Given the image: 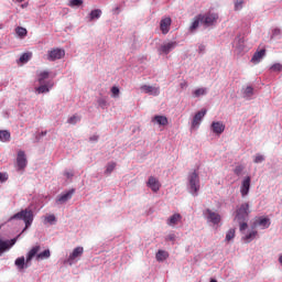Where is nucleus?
Wrapping results in <instances>:
<instances>
[{"label":"nucleus","instance_id":"423d86ee","mask_svg":"<svg viewBox=\"0 0 282 282\" xmlns=\"http://www.w3.org/2000/svg\"><path fill=\"white\" fill-rule=\"evenodd\" d=\"M270 218L268 217H258L253 221L252 228H261L262 230H265L267 228H270Z\"/></svg>","mask_w":282,"mask_h":282},{"label":"nucleus","instance_id":"c85d7f7f","mask_svg":"<svg viewBox=\"0 0 282 282\" xmlns=\"http://www.w3.org/2000/svg\"><path fill=\"white\" fill-rule=\"evenodd\" d=\"M116 170V162H110L106 165L105 175H111L113 171Z\"/></svg>","mask_w":282,"mask_h":282},{"label":"nucleus","instance_id":"c9c22d12","mask_svg":"<svg viewBox=\"0 0 282 282\" xmlns=\"http://www.w3.org/2000/svg\"><path fill=\"white\" fill-rule=\"evenodd\" d=\"M240 226V230H246L248 228V219H236Z\"/></svg>","mask_w":282,"mask_h":282},{"label":"nucleus","instance_id":"412c9836","mask_svg":"<svg viewBox=\"0 0 282 282\" xmlns=\"http://www.w3.org/2000/svg\"><path fill=\"white\" fill-rule=\"evenodd\" d=\"M152 122H155L161 127H166V124H169V118H166L165 116L158 115V116H154V118L152 119Z\"/></svg>","mask_w":282,"mask_h":282},{"label":"nucleus","instance_id":"c03bdc74","mask_svg":"<svg viewBox=\"0 0 282 282\" xmlns=\"http://www.w3.org/2000/svg\"><path fill=\"white\" fill-rule=\"evenodd\" d=\"M265 160V158H263V155L261 154H257L254 158V163L256 164H261V162H263Z\"/></svg>","mask_w":282,"mask_h":282},{"label":"nucleus","instance_id":"4468645a","mask_svg":"<svg viewBox=\"0 0 282 282\" xmlns=\"http://www.w3.org/2000/svg\"><path fill=\"white\" fill-rule=\"evenodd\" d=\"M171 23H172L171 18H163L161 20L160 30H161L162 34H169V32L171 30Z\"/></svg>","mask_w":282,"mask_h":282},{"label":"nucleus","instance_id":"72a5a7b5","mask_svg":"<svg viewBox=\"0 0 282 282\" xmlns=\"http://www.w3.org/2000/svg\"><path fill=\"white\" fill-rule=\"evenodd\" d=\"M9 248H10V245L8 243V241H3L0 238V254H3V252Z\"/></svg>","mask_w":282,"mask_h":282},{"label":"nucleus","instance_id":"5701e85b","mask_svg":"<svg viewBox=\"0 0 282 282\" xmlns=\"http://www.w3.org/2000/svg\"><path fill=\"white\" fill-rule=\"evenodd\" d=\"M257 235H258L257 230H251L249 234H247L243 237L245 243H250V241H253V239H257Z\"/></svg>","mask_w":282,"mask_h":282},{"label":"nucleus","instance_id":"7c9ffc66","mask_svg":"<svg viewBox=\"0 0 282 282\" xmlns=\"http://www.w3.org/2000/svg\"><path fill=\"white\" fill-rule=\"evenodd\" d=\"M36 94H47L50 93V87L47 85H41L40 87L35 88Z\"/></svg>","mask_w":282,"mask_h":282},{"label":"nucleus","instance_id":"09e8293b","mask_svg":"<svg viewBox=\"0 0 282 282\" xmlns=\"http://www.w3.org/2000/svg\"><path fill=\"white\" fill-rule=\"evenodd\" d=\"M64 175L67 180H72V177H74V172H65Z\"/></svg>","mask_w":282,"mask_h":282},{"label":"nucleus","instance_id":"58836bf2","mask_svg":"<svg viewBox=\"0 0 282 282\" xmlns=\"http://www.w3.org/2000/svg\"><path fill=\"white\" fill-rule=\"evenodd\" d=\"M111 94L113 98H118V96H120V88H118V86H113L111 88Z\"/></svg>","mask_w":282,"mask_h":282},{"label":"nucleus","instance_id":"39448f33","mask_svg":"<svg viewBox=\"0 0 282 282\" xmlns=\"http://www.w3.org/2000/svg\"><path fill=\"white\" fill-rule=\"evenodd\" d=\"M61 58H65V50L63 48H52L47 52V61H61Z\"/></svg>","mask_w":282,"mask_h":282},{"label":"nucleus","instance_id":"3c124183","mask_svg":"<svg viewBox=\"0 0 282 282\" xmlns=\"http://www.w3.org/2000/svg\"><path fill=\"white\" fill-rule=\"evenodd\" d=\"M14 243H17V238L11 239V245L10 246H14Z\"/></svg>","mask_w":282,"mask_h":282},{"label":"nucleus","instance_id":"dca6fc26","mask_svg":"<svg viewBox=\"0 0 282 282\" xmlns=\"http://www.w3.org/2000/svg\"><path fill=\"white\" fill-rule=\"evenodd\" d=\"M204 116H206V109H203L200 111H198L194 118H193V122H192V127L195 129L196 127H199L202 120L204 119Z\"/></svg>","mask_w":282,"mask_h":282},{"label":"nucleus","instance_id":"7ed1b4c3","mask_svg":"<svg viewBox=\"0 0 282 282\" xmlns=\"http://www.w3.org/2000/svg\"><path fill=\"white\" fill-rule=\"evenodd\" d=\"M188 184L192 195L196 196L199 193V174L196 171L188 175Z\"/></svg>","mask_w":282,"mask_h":282},{"label":"nucleus","instance_id":"f257e3e1","mask_svg":"<svg viewBox=\"0 0 282 282\" xmlns=\"http://www.w3.org/2000/svg\"><path fill=\"white\" fill-rule=\"evenodd\" d=\"M40 252V253H39ZM35 257L36 261H43L45 259H50L52 257V253L50 252V249H46L41 252V246L36 245L31 248V250L26 254V263H30L32 259Z\"/></svg>","mask_w":282,"mask_h":282},{"label":"nucleus","instance_id":"f704fd0d","mask_svg":"<svg viewBox=\"0 0 282 282\" xmlns=\"http://www.w3.org/2000/svg\"><path fill=\"white\" fill-rule=\"evenodd\" d=\"M199 96H206V88H198L194 90V98H199Z\"/></svg>","mask_w":282,"mask_h":282},{"label":"nucleus","instance_id":"6e6d98bb","mask_svg":"<svg viewBox=\"0 0 282 282\" xmlns=\"http://www.w3.org/2000/svg\"><path fill=\"white\" fill-rule=\"evenodd\" d=\"M36 140H41V137H36Z\"/></svg>","mask_w":282,"mask_h":282},{"label":"nucleus","instance_id":"e433bc0d","mask_svg":"<svg viewBox=\"0 0 282 282\" xmlns=\"http://www.w3.org/2000/svg\"><path fill=\"white\" fill-rule=\"evenodd\" d=\"M235 229H229L226 234L225 241H232L235 239Z\"/></svg>","mask_w":282,"mask_h":282},{"label":"nucleus","instance_id":"f8f14e48","mask_svg":"<svg viewBox=\"0 0 282 282\" xmlns=\"http://www.w3.org/2000/svg\"><path fill=\"white\" fill-rule=\"evenodd\" d=\"M212 131L216 133V135H221L224 131H226V124L221 121H214L212 123Z\"/></svg>","mask_w":282,"mask_h":282},{"label":"nucleus","instance_id":"20e7f679","mask_svg":"<svg viewBox=\"0 0 282 282\" xmlns=\"http://www.w3.org/2000/svg\"><path fill=\"white\" fill-rule=\"evenodd\" d=\"M250 215V204L242 203L236 210L235 219H248Z\"/></svg>","mask_w":282,"mask_h":282},{"label":"nucleus","instance_id":"c756f323","mask_svg":"<svg viewBox=\"0 0 282 282\" xmlns=\"http://www.w3.org/2000/svg\"><path fill=\"white\" fill-rule=\"evenodd\" d=\"M47 78H50V72L44 70V72L40 73L37 80H39L40 85H43L44 80H47Z\"/></svg>","mask_w":282,"mask_h":282},{"label":"nucleus","instance_id":"4d7b16f0","mask_svg":"<svg viewBox=\"0 0 282 282\" xmlns=\"http://www.w3.org/2000/svg\"><path fill=\"white\" fill-rule=\"evenodd\" d=\"M50 87H54V84H51Z\"/></svg>","mask_w":282,"mask_h":282},{"label":"nucleus","instance_id":"393cba45","mask_svg":"<svg viewBox=\"0 0 282 282\" xmlns=\"http://www.w3.org/2000/svg\"><path fill=\"white\" fill-rule=\"evenodd\" d=\"M102 17V10L95 9L89 13V21H95V19H100Z\"/></svg>","mask_w":282,"mask_h":282},{"label":"nucleus","instance_id":"4be33fe9","mask_svg":"<svg viewBox=\"0 0 282 282\" xmlns=\"http://www.w3.org/2000/svg\"><path fill=\"white\" fill-rule=\"evenodd\" d=\"M182 221V215L174 214L167 219V226H177Z\"/></svg>","mask_w":282,"mask_h":282},{"label":"nucleus","instance_id":"79ce46f5","mask_svg":"<svg viewBox=\"0 0 282 282\" xmlns=\"http://www.w3.org/2000/svg\"><path fill=\"white\" fill-rule=\"evenodd\" d=\"M235 175H241L243 173V165H237L234 170Z\"/></svg>","mask_w":282,"mask_h":282},{"label":"nucleus","instance_id":"aec40b11","mask_svg":"<svg viewBox=\"0 0 282 282\" xmlns=\"http://www.w3.org/2000/svg\"><path fill=\"white\" fill-rule=\"evenodd\" d=\"M204 14H198L194 18L192 25L189 26L191 32H195L197 28H199V22L203 23Z\"/></svg>","mask_w":282,"mask_h":282},{"label":"nucleus","instance_id":"ea45409f","mask_svg":"<svg viewBox=\"0 0 282 282\" xmlns=\"http://www.w3.org/2000/svg\"><path fill=\"white\" fill-rule=\"evenodd\" d=\"M271 72H282L281 63H275L271 66Z\"/></svg>","mask_w":282,"mask_h":282},{"label":"nucleus","instance_id":"a878e982","mask_svg":"<svg viewBox=\"0 0 282 282\" xmlns=\"http://www.w3.org/2000/svg\"><path fill=\"white\" fill-rule=\"evenodd\" d=\"M15 34L19 36V39H25L28 36V29L18 26L15 28Z\"/></svg>","mask_w":282,"mask_h":282},{"label":"nucleus","instance_id":"1a4fd4ad","mask_svg":"<svg viewBox=\"0 0 282 282\" xmlns=\"http://www.w3.org/2000/svg\"><path fill=\"white\" fill-rule=\"evenodd\" d=\"M205 215L207 216V219L215 226H217V224H219L221 221V215H219L218 213H215L210 209H206Z\"/></svg>","mask_w":282,"mask_h":282},{"label":"nucleus","instance_id":"a19ab883","mask_svg":"<svg viewBox=\"0 0 282 282\" xmlns=\"http://www.w3.org/2000/svg\"><path fill=\"white\" fill-rule=\"evenodd\" d=\"M252 94H254V88H252L251 86H248L246 89H245V96H252Z\"/></svg>","mask_w":282,"mask_h":282},{"label":"nucleus","instance_id":"de8ad7c7","mask_svg":"<svg viewBox=\"0 0 282 282\" xmlns=\"http://www.w3.org/2000/svg\"><path fill=\"white\" fill-rule=\"evenodd\" d=\"M0 182H8V174L0 172Z\"/></svg>","mask_w":282,"mask_h":282},{"label":"nucleus","instance_id":"6e6552de","mask_svg":"<svg viewBox=\"0 0 282 282\" xmlns=\"http://www.w3.org/2000/svg\"><path fill=\"white\" fill-rule=\"evenodd\" d=\"M17 166L19 171H23L28 166V158H25V152L21 150L18 152Z\"/></svg>","mask_w":282,"mask_h":282},{"label":"nucleus","instance_id":"6ab92c4d","mask_svg":"<svg viewBox=\"0 0 282 282\" xmlns=\"http://www.w3.org/2000/svg\"><path fill=\"white\" fill-rule=\"evenodd\" d=\"M265 56V48H262L260 51H257L253 56L251 57V63L253 65H259L261 63V59Z\"/></svg>","mask_w":282,"mask_h":282},{"label":"nucleus","instance_id":"2eb2a0df","mask_svg":"<svg viewBox=\"0 0 282 282\" xmlns=\"http://www.w3.org/2000/svg\"><path fill=\"white\" fill-rule=\"evenodd\" d=\"M147 186L153 191V193H158L160 191V181L154 176H150L147 183Z\"/></svg>","mask_w":282,"mask_h":282},{"label":"nucleus","instance_id":"5fc2aeb1","mask_svg":"<svg viewBox=\"0 0 282 282\" xmlns=\"http://www.w3.org/2000/svg\"><path fill=\"white\" fill-rule=\"evenodd\" d=\"M0 30H3V25L2 24H0Z\"/></svg>","mask_w":282,"mask_h":282},{"label":"nucleus","instance_id":"a18cd8bd","mask_svg":"<svg viewBox=\"0 0 282 282\" xmlns=\"http://www.w3.org/2000/svg\"><path fill=\"white\" fill-rule=\"evenodd\" d=\"M45 221H47V224H54V221H56V216L50 215L45 218Z\"/></svg>","mask_w":282,"mask_h":282},{"label":"nucleus","instance_id":"9d476101","mask_svg":"<svg viewBox=\"0 0 282 282\" xmlns=\"http://www.w3.org/2000/svg\"><path fill=\"white\" fill-rule=\"evenodd\" d=\"M177 47V42H167L161 45L159 48V54H171L174 48Z\"/></svg>","mask_w":282,"mask_h":282},{"label":"nucleus","instance_id":"4c0bfd02","mask_svg":"<svg viewBox=\"0 0 282 282\" xmlns=\"http://www.w3.org/2000/svg\"><path fill=\"white\" fill-rule=\"evenodd\" d=\"M68 124H76V122H80V117L74 115L67 120Z\"/></svg>","mask_w":282,"mask_h":282},{"label":"nucleus","instance_id":"473e14b6","mask_svg":"<svg viewBox=\"0 0 282 282\" xmlns=\"http://www.w3.org/2000/svg\"><path fill=\"white\" fill-rule=\"evenodd\" d=\"M30 58H32V53H23V54L20 56L19 62H20V63H28V62L30 61Z\"/></svg>","mask_w":282,"mask_h":282},{"label":"nucleus","instance_id":"bb28decb","mask_svg":"<svg viewBox=\"0 0 282 282\" xmlns=\"http://www.w3.org/2000/svg\"><path fill=\"white\" fill-rule=\"evenodd\" d=\"M10 131L8 130H0V142H10Z\"/></svg>","mask_w":282,"mask_h":282},{"label":"nucleus","instance_id":"0eeeda50","mask_svg":"<svg viewBox=\"0 0 282 282\" xmlns=\"http://www.w3.org/2000/svg\"><path fill=\"white\" fill-rule=\"evenodd\" d=\"M83 252H85V249L83 247H77L73 250V252L69 254L68 259H67V263L69 265H74L76 259H78V257H83Z\"/></svg>","mask_w":282,"mask_h":282},{"label":"nucleus","instance_id":"f03ea898","mask_svg":"<svg viewBox=\"0 0 282 282\" xmlns=\"http://www.w3.org/2000/svg\"><path fill=\"white\" fill-rule=\"evenodd\" d=\"M12 219H23L25 228H30V226H32V221H34V214L32 210L24 209L13 215L9 221H12Z\"/></svg>","mask_w":282,"mask_h":282},{"label":"nucleus","instance_id":"a211bd4d","mask_svg":"<svg viewBox=\"0 0 282 282\" xmlns=\"http://www.w3.org/2000/svg\"><path fill=\"white\" fill-rule=\"evenodd\" d=\"M240 193L242 197H246L250 193V176H247L240 186Z\"/></svg>","mask_w":282,"mask_h":282},{"label":"nucleus","instance_id":"2f4dec72","mask_svg":"<svg viewBox=\"0 0 282 282\" xmlns=\"http://www.w3.org/2000/svg\"><path fill=\"white\" fill-rule=\"evenodd\" d=\"M83 0H69L68 6L69 8H80L83 6Z\"/></svg>","mask_w":282,"mask_h":282},{"label":"nucleus","instance_id":"ddd939ff","mask_svg":"<svg viewBox=\"0 0 282 282\" xmlns=\"http://www.w3.org/2000/svg\"><path fill=\"white\" fill-rule=\"evenodd\" d=\"M141 91L143 94H150V96H160V87L155 86L142 85Z\"/></svg>","mask_w":282,"mask_h":282},{"label":"nucleus","instance_id":"603ef678","mask_svg":"<svg viewBox=\"0 0 282 282\" xmlns=\"http://www.w3.org/2000/svg\"><path fill=\"white\" fill-rule=\"evenodd\" d=\"M90 140H94L96 142L98 140V135H93Z\"/></svg>","mask_w":282,"mask_h":282},{"label":"nucleus","instance_id":"9b49d317","mask_svg":"<svg viewBox=\"0 0 282 282\" xmlns=\"http://www.w3.org/2000/svg\"><path fill=\"white\" fill-rule=\"evenodd\" d=\"M217 19H219V15L217 13H207L203 15V23L204 25H215L217 23Z\"/></svg>","mask_w":282,"mask_h":282},{"label":"nucleus","instance_id":"b1692460","mask_svg":"<svg viewBox=\"0 0 282 282\" xmlns=\"http://www.w3.org/2000/svg\"><path fill=\"white\" fill-rule=\"evenodd\" d=\"M15 265L19 270H23L24 268H28V260H25V257H20L15 260Z\"/></svg>","mask_w":282,"mask_h":282},{"label":"nucleus","instance_id":"8fccbe9b","mask_svg":"<svg viewBox=\"0 0 282 282\" xmlns=\"http://www.w3.org/2000/svg\"><path fill=\"white\" fill-rule=\"evenodd\" d=\"M166 241H175V234H170V235L166 237Z\"/></svg>","mask_w":282,"mask_h":282},{"label":"nucleus","instance_id":"37998d69","mask_svg":"<svg viewBox=\"0 0 282 282\" xmlns=\"http://www.w3.org/2000/svg\"><path fill=\"white\" fill-rule=\"evenodd\" d=\"M243 1L245 0H236L235 10H241V8H243Z\"/></svg>","mask_w":282,"mask_h":282},{"label":"nucleus","instance_id":"49530a36","mask_svg":"<svg viewBox=\"0 0 282 282\" xmlns=\"http://www.w3.org/2000/svg\"><path fill=\"white\" fill-rule=\"evenodd\" d=\"M97 102H98L99 107H101V109H105V107H107V100H105L102 98L98 99Z\"/></svg>","mask_w":282,"mask_h":282},{"label":"nucleus","instance_id":"864d4df0","mask_svg":"<svg viewBox=\"0 0 282 282\" xmlns=\"http://www.w3.org/2000/svg\"><path fill=\"white\" fill-rule=\"evenodd\" d=\"M40 135L42 137L47 135V131H42Z\"/></svg>","mask_w":282,"mask_h":282},{"label":"nucleus","instance_id":"cd10ccee","mask_svg":"<svg viewBox=\"0 0 282 282\" xmlns=\"http://www.w3.org/2000/svg\"><path fill=\"white\" fill-rule=\"evenodd\" d=\"M167 257H169V253L164 250H159L156 252V261H166Z\"/></svg>","mask_w":282,"mask_h":282},{"label":"nucleus","instance_id":"f3484780","mask_svg":"<svg viewBox=\"0 0 282 282\" xmlns=\"http://www.w3.org/2000/svg\"><path fill=\"white\" fill-rule=\"evenodd\" d=\"M73 196H74V189H69L65 194H62L57 197L56 204H65L69 202V199H72Z\"/></svg>","mask_w":282,"mask_h":282}]
</instances>
